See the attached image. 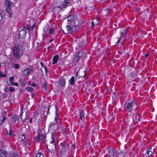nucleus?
Returning a JSON list of instances; mask_svg holds the SVG:
<instances>
[{
    "instance_id": "obj_10",
    "label": "nucleus",
    "mask_w": 157,
    "mask_h": 157,
    "mask_svg": "<svg viewBox=\"0 0 157 157\" xmlns=\"http://www.w3.org/2000/svg\"><path fill=\"white\" fill-rule=\"evenodd\" d=\"M154 153L153 149H152L151 148H150L147 150L146 153H145L144 156V157H149Z\"/></svg>"
},
{
    "instance_id": "obj_59",
    "label": "nucleus",
    "mask_w": 157,
    "mask_h": 157,
    "mask_svg": "<svg viewBox=\"0 0 157 157\" xmlns=\"http://www.w3.org/2000/svg\"><path fill=\"white\" fill-rule=\"evenodd\" d=\"M78 71L76 73V76H77L78 75Z\"/></svg>"
},
{
    "instance_id": "obj_24",
    "label": "nucleus",
    "mask_w": 157,
    "mask_h": 157,
    "mask_svg": "<svg viewBox=\"0 0 157 157\" xmlns=\"http://www.w3.org/2000/svg\"><path fill=\"white\" fill-rule=\"evenodd\" d=\"M82 52L80 51L75 54V56L78 58V59H79L82 57Z\"/></svg>"
},
{
    "instance_id": "obj_43",
    "label": "nucleus",
    "mask_w": 157,
    "mask_h": 157,
    "mask_svg": "<svg viewBox=\"0 0 157 157\" xmlns=\"http://www.w3.org/2000/svg\"><path fill=\"white\" fill-rule=\"evenodd\" d=\"M4 90L5 92H7L9 90L7 87H5Z\"/></svg>"
},
{
    "instance_id": "obj_23",
    "label": "nucleus",
    "mask_w": 157,
    "mask_h": 157,
    "mask_svg": "<svg viewBox=\"0 0 157 157\" xmlns=\"http://www.w3.org/2000/svg\"><path fill=\"white\" fill-rule=\"evenodd\" d=\"M18 117L17 115H13L11 117V120L13 122L15 123L16 122Z\"/></svg>"
},
{
    "instance_id": "obj_2",
    "label": "nucleus",
    "mask_w": 157,
    "mask_h": 157,
    "mask_svg": "<svg viewBox=\"0 0 157 157\" xmlns=\"http://www.w3.org/2000/svg\"><path fill=\"white\" fill-rule=\"evenodd\" d=\"M69 2L70 0H64L63 2H59L58 6L52 7V11L53 12H58L60 11L63 9L66 8L67 6V5L69 4Z\"/></svg>"
},
{
    "instance_id": "obj_20",
    "label": "nucleus",
    "mask_w": 157,
    "mask_h": 157,
    "mask_svg": "<svg viewBox=\"0 0 157 157\" xmlns=\"http://www.w3.org/2000/svg\"><path fill=\"white\" fill-rule=\"evenodd\" d=\"M138 117H139L138 115L136 114H134L133 117V121L136 122L140 121V118Z\"/></svg>"
},
{
    "instance_id": "obj_44",
    "label": "nucleus",
    "mask_w": 157,
    "mask_h": 157,
    "mask_svg": "<svg viewBox=\"0 0 157 157\" xmlns=\"http://www.w3.org/2000/svg\"><path fill=\"white\" fill-rule=\"evenodd\" d=\"M122 37H120V38H119V39L117 40V44H118L120 43L121 39H122Z\"/></svg>"
},
{
    "instance_id": "obj_51",
    "label": "nucleus",
    "mask_w": 157,
    "mask_h": 157,
    "mask_svg": "<svg viewBox=\"0 0 157 157\" xmlns=\"http://www.w3.org/2000/svg\"><path fill=\"white\" fill-rule=\"evenodd\" d=\"M149 56V54H147V53L145 55V56L146 58H147L148 56Z\"/></svg>"
},
{
    "instance_id": "obj_48",
    "label": "nucleus",
    "mask_w": 157,
    "mask_h": 157,
    "mask_svg": "<svg viewBox=\"0 0 157 157\" xmlns=\"http://www.w3.org/2000/svg\"><path fill=\"white\" fill-rule=\"evenodd\" d=\"M40 64L41 66L43 68L44 67V66H45L44 64L42 62H40Z\"/></svg>"
},
{
    "instance_id": "obj_46",
    "label": "nucleus",
    "mask_w": 157,
    "mask_h": 157,
    "mask_svg": "<svg viewBox=\"0 0 157 157\" xmlns=\"http://www.w3.org/2000/svg\"><path fill=\"white\" fill-rule=\"evenodd\" d=\"M12 85H14L15 86H18V83L17 82L13 83Z\"/></svg>"
},
{
    "instance_id": "obj_35",
    "label": "nucleus",
    "mask_w": 157,
    "mask_h": 157,
    "mask_svg": "<svg viewBox=\"0 0 157 157\" xmlns=\"http://www.w3.org/2000/svg\"><path fill=\"white\" fill-rule=\"evenodd\" d=\"M79 60V59H78V58L75 56L73 60V62L77 63L78 62Z\"/></svg>"
},
{
    "instance_id": "obj_56",
    "label": "nucleus",
    "mask_w": 157,
    "mask_h": 157,
    "mask_svg": "<svg viewBox=\"0 0 157 157\" xmlns=\"http://www.w3.org/2000/svg\"><path fill=\"white\" fill-rule=\"evenodd\" d=\"M51 48V47L50 46H48V47H47V49H48V50H49V49H50Z\"/></svg>"
},
{
    "instance_id": "obj_25",
    "label": "nucleus",
    "mask_w": 157,
    "mask_h": 157,
    "mask_svg": "<svg viewBox=\"0 0 157 157\" xmlns=\"http://www.w3.org/2000/svg\"><path fill=\"white\" fill-rule=\"evenodd\" d=\"M75 78L74 76H72L69 81V82L70 83L71 85H74L75 83Z\"/></svg>"
},
{
    "instance_id": "obj_18",
    "label": "nucleus",
    "mask_w": 157,
    "mask_h": 157,
    "mask_svg": "<svg viewBox=\"0 0 157 157\" xmlns=\"http://www.w3.org/2000/svg\"><path fill=\"white\" fill-rule=\"evenodd\" d=\"M6 133L7 135H9L10 137H13L14 135L13 132L11 128L9 129V131H7Z\"/></svg>"
},
{
    "instance_id": "obj_15",
    "label": "nucleus",
    "mask_w": 157,
    "mask_h": 157,
    "mask_svg": "<svg viewBox=\"0 0 157 157\" xmlns=\"http://www.w3.org/2000/svg\"><path fill=\"white\" fill-rule=\"evenodd\" d=\"M5 13L3 10L0 9V21H1L5 18L4 16Z\"/></svg>"
},
{
    "instance_id": "obj_17",
    "label": "nucleus",
    "mask_w": 157,
    "mask_h": 157,
    "mask_svg": "<svg viewBox=\"0 0 157 157\" xmlns=\"http://www.w3.org/2000/svg\"><path fill=\"white\" fill-rule=\"evenodd\" d=\"M76 16L74 14H72L69 15L67 17V19L68 21H72L74 20L75 16Z\"/></svg>"
},
{
    "instance_id": "obj_19",
    "label": "nucleus",
    "mask_w": 157,
    "mask_h": 157,
    "mask_svg": "<svg viewBox=\"0 0 157 157\" xmlns=\"http://www.w3.org/2000/svg\"><path fill=\"white\" fill-rule=\"evenodd\" d=\"M80 119L83 121L85 119V114L83 110H82L80 113Z\"/></svg>"
},
{
    "instance_id": "obj_9",
    "label": "nucleus",
    "mask_w": 157,
    "mask_h": 157,
    "mask_svg": "<svg viewBox=\"0 0 157 157\" xmlns=\"http://www.w3.org/2000/svg\"><path fill=\"white\" fill-rule=\"evenodd\" d=\"M58 111L57 110V108L56 107V110L55 112V116H54V121L53 122H51L49 124V126L50 127H52V125L56 124L57 122L58 117Z\"/></svg>"
},
{
    "instance_id": "obj_33",
    "label": "nucleus",
    "mask_w": 157,
    "mask_h": 157,
    "mask_svg": "<svg viewBox=\"0 0 157 157\" xmlns=\"http://www.w3.org/2000/svg\"><path fill=\"white\" fill-rule=\"evenodd\" d=\"M54 30L53 29H50L49 30V33L50 34H52L54 33Z\"/></svg>"
},
{
    "instance_id": "obj_32",
    "label": "nucleus",
    "mask_w": 157,
    "mask_h": 157,
    "mask_svg": "<svg viewBox=\"0 0 157 157\" xmlns=\"http://www.w3.org/2000/svg\"><path fill=\"white\" fill-rule=\"evenodd\" d=\"M11 157H19V156L17 153H13L11 154Z\"/></svg>"
},
{
    "instance_id": "obj_27",
    "label": "nucleus",
    "mask_w": 157,
    "mask_h": 157,
    "mask_svg": "<svg viewBox=\"0 0 157 157\" xmlns=\"http://www.w3.org/2000/svg\"><path fill=\"white\" fill-rule=\"evenodd\" d=\"M42 87L44 88L45 90H47L48 86L47 83L46 81H45L44 83L43 84Z\"/></svg>"
},
{
    "instance_id": "obj_29",
    "label": "nucleus",
    "mask_w": 157,
    "mask_h": 157,
    "mask_svg": "<svg viewBox=\"0 0 157 157\" xmlns=\"http://www.w3.org/2000/svg\"><path fill=\"white\" fill-rule=\"evenodd\" d=\"M126 31L124 33H123V32L121 33L120 37H122V38L123 37L125 38L126 36Z\"/></svg>"
},
{
    "instance_id": "obj_60",
    "label": "nucleus",
    "mask_w": 157,
    "mask_h": 157,
    "mask_svg": "<svg viewBox=\"0 0 157 157\" xmlns=\"http://www.w3.org/2000/svg\"><path fill=\"white\" fill-rule=\"evenodd\" d=\"M1 151H2V149H0V153L1 152Z\"/></svg>"
},
{
    "instance_id": "obj_49",
    "label": "nucleus",
    "mask_w": 157,
    "mask_h": 157,
    "mask_svg": "<svg viewBox=\"0 0 157 157\" xmlns=\"http://www.w3.org/2000/svg\"><path fill=\"white\" fill-rule=\"evenodd\" d=\"M35 27V25L33 24L31 27V29L32 30H33Z\"/></svg>"
},
{
    "instance_id": "obj_50",
    "label": "nucleus",
    "mask_w": 157,
    "mask_h": 157,
    "mask_svg": "<svg viewBox=\"0 0 157 157\" xmlns=\"http://www.w3.org/2000/svg\"><path fill=\"white\" fill-rule=\"evenodd\" d=\"M21 85L22 86L24 87L25 85V82H22L21 84Z\"/></svg>"
},
{
    "instance_id": "obj_22",
    "label": "nucleus",
    "mask_w": 157,
    "mask_h": 157,
    "mask_svg": "<svg viewBox=\"0 0 157 157\" xmlns=\"http://www.w3.org/2000/svg\"><path fill=\"white\" fill-rule=\"evenodd\" d=\"M58 58V55H56L53 57L52 60L53 62L52 63L53 64H54L57 62Z\"/></svg>"
},
{
    "instance_id": "obj_13",
    "label": "nucleus",
    "mask_w": 157,
    "mask_h": 157,
    "mask_svg": "<svg viewBox=\"0 0 157 157\" xmlns=\"http://www.w3.org/2000/svg\"><path fill=\"white\" fill-rule=\"evenodd\" d=\"M99 22V19L98 18L94 19L92 21V26L97 25Z\"/></svg>"
},
{
    "instance_id": "obj_6",
    "label": "nucleus",
    "mask_w": 157,
    "mask_h": 157,
    "mask_svg": "<svg viewBox=\"0 0 157 157\" xmlns=\"http://www.w3.org/2000/svg\"><path fill=\"white\" fill-rule=\"evenodd\" d=\"M136 105L135 101H132L131 102H128L127 103L126 109L128 110V112L129 113L131 112L132 109L135 107L136 108Z\"/></svg>"
},
{
    "instance_id": "obj_1",
    "label": "nucleus",
    "mask_w": 157,
    "mask_h": 157,
    "mask_svg": "<svg viewBox=\"0 0 157 157\" xmlns=\"http://www.w3.org/2000/svg\"><path fill=\"white\" fill-rule=\"evenodd\" d=\"M55 134L52 133L51 138L49 140V144L48 145H47V148L49 151L50 152L52 153H55L56 151V144L55 141Z\"/></svg>"
},
{
    "instance_id": "obj_7",
    "label": "nucleus",
    "mask_w": 157,
    "mask_h": 157,
    "mask_svg": "<svg viewBox=\"0 0 157 157\" xmlns=\"http://www.w3.org/2000/svg\"><path fill=\"white\" fill-rule=\"evenodd\" d=\"M44 136V135L42 133L41 130L40 129L37 131V135L34 138V141L36 142H40L43 139Z\"/></svg>"
},
{
    "instance_id": "obj_41",
    "label": "nucleus",
    "mask_w": 157,
    "mask_h": 157,
    "mask_svg": "<svg viewBox=\"0 0 157 157\" xmlns=\"http://www.w3.org/2000/svg\"><path fill=\"white\" fill-rule=\"evenodd\" d=\"M86 70H85L83 71V75L80 76L79 78L80 77H84L85 76V75L86 73Z\"/></svg>"
},
{
    "instance_id": "obj_38",
    "label": "nucleus",
    "mask_w": 157,
    "mask_h": 157,
    "mask_svg": "<svg viewBox=\"0 0 157 157\" xmlns=\"http://www.w3.org/2000/svg\"><path fill=\"white\" fill-rule=\"evenodd\" d=\"M9 91L12 92H14V88L13 87H10Z\"/></svg>"
},
{
    "instance_id": "obj_52",
    "label": "nucleus",
    "mask_w": 157,
    "mask_h": 157,
    "mask_svg": "<svg viewBox=\"0 0 157 157\" xmlns=\"http://www.w3.org/2000/svg\"><path fill=\"white\" fill-rule=\"evenodd\" d=\"M36 86V84L34 83H33V84H32V86H33V87H35Z\"/></svg>"
},
{
    "instance_id": "obj_30",
    "label": "nucleus",
    "mask_w": 157,
    "mask_h": 157,
    "mask_svg": "<svg viewBox=\"0 0 157 157\" xmlns=\"http://www.w3.org/2000/svg\"><path fill=\"white\" fill-rule=\"evenodd\" d=\"M26 90L28 91L31 92L33 91V89L31 87H27L26 88Z\"/></svg>"
},
{
    "instance_id": "obj_4",
    "label": "nucleus",
    "mask_w": 157,
    "mask_h": 157,
    "mask_svg": "<svg viewBox=\"0 0 157 157\" xmlns=\"http://www.w3.org/2000/svg\"><path fill=\"white\" fill-rule=\"evenodd\" d=\"M23 53V49L21 46L19 45L14 47L13 54L15 58L18 59L20 58Z\"/></svg>"
},
{
    "instance_id": "obj_53",
    "label": "nucleus",
    "mask_w": 157,
    "mask_h": 157,
    "mask_svg": "<svg viewBox=\"0 0 157 157\" xmlns=\"http://www.w3.org/2000/svg\"><path fill=\"white\" fill-rule=\"evenodd\" d=\"M33 118L31 117L30 118L29 120V122L31 123L32 122Z\"/></svg>"
},
{
    "instance_id": "obj_28",
    "label": "nucleus",
    "mask_w": 157,
    "mask_h": 157,
    "mask_svg": "<svg viewBox=\"0 0 157 157\" xmlns=\"http://www.w3.org/2000/svg\"><path fill=\"white\" fill-rule=\"evenodd\" d=\"M14 77L13 76L11 77L10 78V83L11 85H13V83H14L13 81H14Z\"/></svg>"
},
{
    "instance_id": "obj_39",
    "label": "nucleus",
    "mask_w": 157,
    "mask_h": 157,
    "mask_svg": "<svg viewBox=\"0 0 157 157\" xmlns=\"http://www.w3.org/2000/svg\"><path fill=\"white\" fill-rule=\"evenodd\" d=\"M109 155L111 157V156H113V150H110L109 151Z\"/></svg>"
},
{
    "instance_id": "obj_16",
    "label": "nucleus",
    "mask_w": 157,
    "mask_h": 157,
    "mask_svg": "<svg viewBox=\"0 0 157 157\" xmlns=\"http://www.w3.org/2000/svg\"><path fill=\"white\" fill-rule=\"evenodd\" d=\"M66 29L67 31L66 33H65V34L71 33L72 32L73 29L69 25L67 26H66Z\"/></svg>"
},
{
    "instance_id": "obj_42",
    "label": "nucleus",
    "mask_w": 157,
    "mask_h": 157,
    "mask_svg": "<svg viewBox=\"0 0 157 157\" xmlns=\"http://www.w3.org/2000/svg\"><path fill=\"white\" fill-rule=\"evenodd\" d=\"M43 68L44 69V70H45V73L46 74L48 72V71L47 68L45 66Z\"/></svg>"
},
{
    "instance_id": "obj_5",
    "label": "nucleus",
    "mask_w": 157,
    "mask_h": 157,
    "mask_svg": "<svg viewBox=\"0 0 157 157\" xmlns=\"http://www.w3.org/2000/svg\"><path fill=\"white\" fill-rule=\"evenodd\" d=\"M5 4L6 6V12L9 13V17H11L12 16V13L10 6H13L14 4L13 3L11 2L8 0L5 1Z\"/></svg>"
},
{
    "instance_id": "obj_36",
    "label": "nucleus",
    "mask_w": 157,
    "mask_h": 157,
    "mask_svg": "<svg viewBox=\"0 0 157 157\" xmlns=\"http://www.w3.org/2000/svg\"><path fill=\"white\" fill-rule=\"evenodd\" d=\"M24 28L25 29H27L29 31H30V29L28 28L27 25H24Z\"/></svg>"
},
{
    "instance_id": "obj_21",
    "label": "nucleus",
    "mask_w": 157,
    "mask_h": 157,
    "mask_svg": "<svg viewBox=\"0 0 157 157\" xmlns=\"http://www.w3.org/2000/svg\"><path fill=\"white\" fill-rule=\"evenodd\" d=\"M31 71L30 69L26 68L23 71V74L24 75L27 76L29 74Z\"/></svg>"
},
{
    "instance_id": "obj_61",
    "label": "nucleus",
    "mask_w": 157,
    "mask_h": 157,
    "mask_svg": "<svg viewBox=\"0 0 157 157\" xmlns=\"http://www.w3.org/2000/svg\"><path fill=\"white\" fill-rule=\"evenodd\" d=\"M123 157H124V156H123Z\"/></svg>"
},
{
    "instance_id": "obj_40",
    "label": "nucleus",
    "mask_w": 157,
    "mask_h": 157,
    "mask_svg": "<svg viewBox=\"0 0 157 157\" xmlns=\"http://www.w3.org/2000/svg\"><path fill=\"white\" fill-rule=\"evenodd\" d=\"M6 118L5 116H3L2 120V121L1 123H0V124H2L4 121L6 120Z\"/></svg>"
},
{
    "instance_id": "obj_8",
    "label": "nucleus",
    "mask_w": 157,
    "mask_h": 157,
    "mask_svg": "<svg viewBox=\"0 0 157 157\" xmlns=\"http://www.w3.org/2000/svg\"><path fill=\"white\" fill-rule=\"evenodd\" d=\"M28 110H26L24 112L23 111H21L20 114L21 121L23 122L26 118L28 115Z\"/></svg>"
},
{
    "instance_id": "obj_57",
    "label": "nucleus",
    "mask_w": 157,
    "mask_h": 157,
    "mask_svg": "<svg viewBox=\"0 0 157 157\" xmlns=\"http://www.w3.org/2000/svg\"><path fill=\"white\" fill-rule=\"evenodd\" d=\"M84 125H82V124H81V127L82 128H83V126H84Z\"/></svg>"
},
{
    "instance_id": "obj_54",
    "label": "nucleus",
    "mask_w": 157,
    "mask_h": 157,
    "mask_svg": "<svg viewBox=\"0 0 157 157\" xmlns=\"http://www.w3.org/2000/svg\"><path fill=\"white\" fill-rule=\"evenodd\" d=\"M46 31H47V30H45V29H44V34H46Z\"/></svg>"
},
{
    "instance_id": "obj_11",
    "label": "nucleus",
    "mask_w": 157,
    "mask_h": 157,
    "mask_svg": "<svg viewBox=\"0 0 157 157\" xmlns=\"http://www.w3.org/2000/svg\"><path fill=\"white\" fill-rule=\"evenodd\" d=\"M26 35V31L24 29L21 30L19 33V36L23 39H25Z\"/></svg>"
},
{
    "instance_id": "obj_47",
    "label": "nucleus",
    "mask_w": 157,
    "mask_h": 157,
    "mask_svg": "<svg viewBox=\"0 0 157 157\" xmlns=\"http://www.w3.org/2000/svg\"><path fill=\"white\" fill-rule=\"evenodd\" d=\"M36 95V94L34 93H32L31 94V96L32 98H34Z\"/></svg>"
},
{
    "instance_id": "obj_45",
    "label": "nucleus",
    "mask_w": 157,
    "mask_h": 157,
    "mask_svg": "<svg viewBox=\"0 0 157 157\" xmlns=\"http://www.w3.org/2000/svg\"><path fill=\"white\" fill-rule=\"evenodd\" d=\"M117 153L121 154L122 153V151H121L117 150Z\"/></svg>"
},
{
    "instance_id": "obj_26",
    "label": "nucleus",
    "mask_w": 157,
    "mask_h": 157,
    "mask_svg": "<svg viewBox=\"0 0 157 157\" xmlns=\"http://www.w3.org/2000/svg\"><path fill=\"white\" fill-rule=\"evenodd\" d=\"M35 157H44V154L40 152H38L36 154Z\"/></svg>"
},
{
    "instance_id": "obj_14",
    "label": "nucleus",
    "mask_w": 157,
    "mask_h": 157,
    "mask_svg": "<svg viewBox=\"0 0 157 157\" xmlns=\"http://www.w3.org/2000/svg\"><path fill=\"white\" fill-rule=\"evenodd\" d=\"M59 82L61 86H65L66 83L65 79L63 78H61L60 79Z\"/></svg>"
},
{
    "instance_id": "obj_58",
    "label": "nucleus",
    "mask_w": 157,
    "mask_h": 157,
    "mask_svg": "<svg viewBox=\"0 0 157 157\" xmlns=\"http://www.w3.org/2000/svg\"><path fill=\"white\" fill-rule=\"evenodd\" d=\"M62 132L63 133H65V130H62Z\"/></svg>"
},
{
    "instance_id": "obj_12",
    "label": "nucleus",
    "mask_w": 157,
    "mask_h": 157,
    "mask_svg": "<svg viewBox=\"0 0 157 157\" xmlns=\"http://www.w3.org/2000/svg\"><path fill=\"white\" fill-rule=\"evenodd\" d=\"M0 156L1 157H10V155L9 153L2 150V151L0 153Z\"/></svg>"
},
{
    "instance_id": "obj_37",
    "label": "nucleus",
    "mask_w": 157,
    "mask_h": 157,
    "mask_svg": "<svg viewBox=\"0 0 157 157\" xmlns=\"http://www.w3.org/2000/svg\"><path fill=\"white\" fill-rule=\"evenodd\" d=\"M7 76V75L5 74H2V72L0 71V77H6Z\"/></svg>"
},
{
    "instance_id": "obj_31",
    "label": "nucleus",
    "mask_w": 157,
    "mask_h": 157,
    "mask_svg": "<svg viewBox=\"0 0 157 157\" xmlns=\"http://www.w3.org/2000/svg\"><path fill=\"white\" fill-rule=\"evenodd\" d=\"M25 134L24 133L22 134L21 135L20 138L22 140H24L25 139Z\"/></svg>"
},
{
    "instance_id": "obj_55",
    "label": "nucleus",
    "mask_w": 157,
    "mask_h": 157,
    "mask_svg": "<svg viewBox=\"0 0 157 157\" xmlns=\"http://www.w3.org/2000/svg\"><path fill=\"white\" fill-rule=\"evenodd\" d=\"M53 39H52L50 41H49V42L50 43H51L52 42V41H53Z\"/></svg>"
},
{
    "instance_id": "obj_3",
    "label": "nucleus",
    "mask_w": 157,
    "mask_h": 157,
    "mask_svg": "<svg viewBox=\"0 0 157 157\" xmlns=\"http://www.w3.org/2000/svg\"><path fill=\"white\" fill-rule=\"evenodd\" d=\"M69 146L67 143L63 141L61 142L59 145V153L60 156L65 155L68 150Z\"/></svg>"
},
{
    "instance_id": "obj_34",
    "label": "nucleus",
    "mask_w": 157,
    "mask_h": 157,
    "mask_svg": "<svg viewBox=\"0 0 157 157\" xmlns=\"http://www.w3.org/2000/svg\"><path fill=\"white\" fill-rule=\"evenodd\" d=\"M13 68L16 69H18L19 67V65L18 64L15 63L14 66Z\"/></svg>"
}]
</instances>
